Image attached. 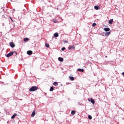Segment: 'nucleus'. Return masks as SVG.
Listing matches in <instances>:
<instances>
[{
  "instance_id": "nucleus-18",
  "label": "nucleus",
  "mask_w": 124,
  "mask_h": 124,
  "mask_svg": "<svg viewBox=\"0 0 124 124\" xmlns=\"http://www.w3.org/2000/svg\"><path fill=\"white\" fill-rule=\"evenodd\" d=\"M53 85L54 86H58V82H53Z\"/></svg>"
},
{
  "instance_id": "nucleus-4",
  "label": "nucleus",
  "mask_w": 124,
  "mask_h": 124,
  "mask_svg": "<svg viewBox=\"0 0 124 124\" xmlns=\"http://www.w3.org/2000/svg\"><path fill=\"white\" fill-rule=\"evenodd\" d=\"M68 49L69 50H71V49H75V46H74V45L72 46H69L68 47Z\"/></svg>"
},
{
  "instance_id": "nucleus-15",
  "label": "nucleus",
  "mask_w": 124,
  "mask_h": 124,
  "mask_svg": "<svg viewBox=\"0 0 124 124\" xmlns=\"http://www.w3.org/2000/svg\"><path fill=\"white\" fill-rule=\"evenodd\" d=\"M91 102L93 104H94V100H93V98H91Z\"/></svg>"
},
{
  "instance_id": "nucleus-2",
  "label": "nucleus",
  "mask_w": 124,
  "mask_h": 124,
  "mask_svg": "<svg viewBox=\"0 0 124 124\" xmlns=\"http://www.w3.org/2000/svg\"><path fill=\"white\" fill-rule=\"evenodd\" d=\"M14 53H15V51L14 52H11L9 53H8L6 55L7 58H9V57H11V56H13Z\"/></svg>"
},
{
  "instance_id": "nucleus-29",
  "label": "nucleus",
  "mask_w": 124,
  "mask_h": 124,
  "mask_svg": "<svg viewBox=\"0 0 124 124\" xmlns=\"http://www.w3.org/2000/svg\"><path fill=\"white\" fill-rule=\"evenodd\" d=\"M105 58H108V56H105Z\"/></svg>"
},
{
  "instance_id": "nucleus-28",
  "label": "nucleus",
  "mask_w": 124,
  "mask_h": 124,
  "mask_svg": "<svg viewBox=\"0 0 124 124\" xmlns=\"http://www.w3.org/2000/svg\"><path fill=\"white\" fill-rule=\"evenodd\" d=\"M15 53H16V54L17 55V52H15Z\"/></svg>"
},
{
  "instance_id": "nucleus-19",
  "label": "nucleus",
  "mask_w": 124,
  "mask_h": 124,
  "mask_svg": "<svg viewBox=\"0 0 124 124\" xmlns=\"http://www.w3.org/2000/svg\"><path fill=\"white\" fill-rule=\"evenodd\" d=\"M54 90V87L52 86L51 87H50V92H53V90Z\"/></svg>"
},
{
  "instance_id": "nucleus-22",
  "label": "nucleus",
  "mask_w": 124,
  "mask_h": 124,
  "mask_svg": "<svg viewBox=\"0 0 124 124\" xmlns=\"http://www.w3.org/2000/svg\"><path fill=\"white\" fill-rule=\"evenodd\" d=\"M28 40H29V38H25L24 39V41H28Z\"/></svg>"
},
{
  "instance_id": "nucleus-16",
  "label": "nucleus",
  "mask_w": 124,
  "mask_h": 124,
  "mask_svg": "<svg viewBox=\"0 0 124 124\" xmlns=\"http://www.w3.org/2000/svg\"><path fill=\"white\" fill-rule=\"evenodd\" d=\"M94 7L96 10H98V9H99V6H95Z\"/></svg>"
},
{
  "instance_id": "nucleus-6",
  "label": "nucleus",
  "mask_w": 124,
  "mask_h": 124,
  "mask_svg": "<svg viewBox=\"0 0 124 124\" xmlns=\"http://www.w3.org/2000/svg\"><path fill=\"white\" fill-rule=\"evenodd\" d=\"M34 116H35V110H34L32 112V114L31 115V117H32V118L33 117H34Z\"/></svg>"
},
{
  "instance_id": "nucleus-25",
  "label": "nucleus",
  "mask_w": 124,
  "mask_h": 124,
  "mask_svg": "<svg viewBox=\"0 0 124 124\" xmlns=\"http://www.w3.org/2000/svg\"><path fill=\"white\" fill-rule=\"evenodd\" d=\"M65 49V47H62V51H64Z\"/></svg>"
},
{
  "instance_id": "nucleus-23",
  "label": "nucleus",
  "mask_w": 124,
  "mask_h": 124,
  "mask_svg": "<svg viewBox=\"0 0 124 124\" xmlns=\"http://www.w3.org/2000/svg\"><path fill=\"white\" fill-rule=\"evenodd\" d=\"M92 26H93V27H95L96 26V23H93Z\"/></svg>"
},
{
  "instance_id": "nucleus-26",
  "label": "nucleus",
  "mask_w": 124,
  "mask_h": 124,
  "mask_svg": "<svg viewBox=\"0 0 124 124\" xmlns=\"http://www.w3.org/2000/svg\"><path fill=\"white\" fill-rule=\"evenodd\" d=\"M64 43H68V41H64Z\"/></svg>"
},
{
  "instance_id": "nucleus-8",
  "label": "nucleus",
  "mask_w": 124,
  "mask_h": 124,
  "mask_svg": "<svg viewBox=\"0 0 124 124\" xmlns=\"http://www.w3.org/2000/svg\"><path fill=\"white\" fill-rule=\"evenodd\" d=\"M28 55H32V51L31 50H28L27 51Z\"/></svg>"
},
{
  "instance_id": "nucleus-3",
  "label": "nucleus",
  "mask_w": 124,
  "mask_h": 124,
  "mask_svg": "<svg viewBox=\"0 0 124 124\" xmlns=\"http://www.w3.org/2000/svg\"><path fill=\"white\" fill-rule=\"evenodd\" d=\"M10 45L12 48H14V47H15V44H14V43L13 42L10 43Z\"/></svg>"
},
{
  "instance_id": "nucleus-20",
  "label": "nucleus",
  "mask_w": 124,
  "mask_h": 124,
  "mask_svg": "<svg viewBox=\"0 0 124 124\" xmlns=\"http://www.w3.org/2000/svg\"><path fill=\"white\" fill-rule=\"evenodd\" d=\"M75 110H72L71 111V115H75Z\"/></svg>"
},
{
  "instance_id": "nucleus-17",
  "label": "nucleus",
  "mask_w": 124,
  "mask_h": 124,
  "mask_svg": "<svg viewBox=\"0 0 124 124\" xmlns=\"http://www.w3.org/2000/svg\"><path fill=\"white\" fill-rule=\"evenodd\" d=\"M45 46L46 48H49L50 47V45L48 43L45 44Z\"/></svg>"
},
{
  "instance_id": "nucleus-9",
  "label": "nucleus",
  "mask_w": 124,
  "mask_h": 124,
  "mask_svg": "<svg viewBox=\"0 0 124 124\" xmlns=\"http://www.w3.org/2000/svg\"><path fill=\"white\" fill-rule=\"evenodd\" d=\"M113 19L109 20L108 21V24H109L110 25H112V24H113Z\"/></svg>"
},
{
  "instance_id": "nucleus-5",
  "label": "nucleus",
  "mask_w": 124,
  "mask_h": 124,
  "mask_svg": "<svg viewBox=\"0 0 124 124\" xmlns=\"http://www.w3.org/2000/svg\"><path fill=\"white\" fill-rule=\"evenodd\" d=\"M111 34V32H107L105 33V36H108Z\"/></svg>"
},
{
  "instance_id": "nucleus-14",
  "label": "nucleus",
  "mask_w": 124,
  "mask_h": 124,
  "mask_svg": "<svg viewBox=\"0 0 124 124\" xmlns=\"http://www.w3.org/2000/svg\"><path fill=\"white\" fill-rule=\"evenodd\" d=\"M69 79L71 80V81H74V77H69Z\"/></svg>"
},
{
  "instance_id": "nucleus-24",
  "label": "nucleus",
  "mask_w": 124,
  "mask_h": 124,
  "mask_svg": "<svg viewBox=\"0 0 124 124\" xmlns=\"http://www.w3.org/2000/svg\"><path fill=\"white\" fill-rule=\"evenodd\" d=\"M54 23H58V21L57 20H53Z\"/></svg>"
},
{
  "instance_id": "nucleus-11",
  "label": "nucleus",
  "mask_w": 124,
  "mask_h": 124,
  "mask_svg": "<svg viewBox=\"0 0 124 124\" xmlns=\"http://www.w3.org/2000/svg\"><path fill=\"white\" fill-rule=\"evenodd\" d=\"M77 71H79V72H84V69H78Z\"/></svg>"
},
{
  "instance_id": "nucleus-21",
  "label": "nucleus",
  "mask_w": 124,
  "mask_h": 124,
  "mask_svg": "<svg viewBox=\"0 0 124 124\" xmlns=\"http://www.w3.org/2000/svg\"><path fill=\"white\" fill-rule=\"evenodd\" d=\"M88 118L89 119V120H92L93 119V117H92V116L89 115Z\"/></svg>"
},
{
  "instance_id": "nucleus-12",
  "label": "nucleus",
  "mask_w": 124,
  "mask_h": 124,
  "mask_svg": "<svg viewBox=\"0 0 124 124\" xmlns=\"http://www.w3.org/2000/svg\"><path fill=\"white\" fill-rule=\"evenodd\" d=\"M16 116H17V113H14V115L11 117V119H14Z\"/></svg>"
},
{
  "instance_id": "nucleus-13",
  "label": "nucleus",
  "mask_w": 124,
  "mask_h": 124,
  "mask_svg": "<svg viewBox=\"0 0 124 124\" xmlns=\"http://www.w3.org/2000/svg\"><path fill=\"white\" fill-rule=\"evenodd\" d=\"M54 37H59V33H55L54 34Z\"/></svg>"
},
{
  "instance_id": "nucleus-27",
  "label": "nucleus",
  "mask_w": 124,
  "mask_h": 124,
  "mask_svg": "<svg viewBox=\"0 0 124 124\" xmlns=\"http://www.w3.org/2000/svg\"><path fill=\"white\" fill-rule=\"evenodd\" d=\"M122 75H123V76H124V72L122 73Z\"/></svg>"
},
{
  "instance_id": "nucleus-7",
  "label": "nucleus",
  "mask_w": 124,
  "mask_h": 124,
  "mask_svg": "<svg viewBox=\"0 0 124 124\" xmlns=\"http://www.w3.org/2000/svg\"><path fill=\"white\" fill-rule=\"evenodd\" d=\"M105 31H110V28H104Z\"/></svg>"
},
{
  "instance_id": "nucleus-10",
  "label": "nucleus",
  "mask_w": 124,
  "mask_h": 124,
  "mask_svg": "<svg viewBox=\"0 0 124 124\" xmlns=\"http://www.w3.org/2000/svg\"><path fill=\"white\" fill-rule=\"evenodd\" d=\"M58 61H59V62H63V58L62 57H59Z\"/></svg>"
},
{
  "instance_id": "nucleus-1",
  "label": "nucleus",
  "mask_w": 124,
  "mask_h": 124,
  "mask_svg": "<svg viewBox=\"0 0 124 124\" xmlns=\"http://www.w3.org/2000/svg\"><path fill=\"white\" fill-rule=\"evenodd\" d=\"M38 90V87L37 86H32L29 90L30 92H35V91H37Z\"/></svg>"
}]
</instances>
